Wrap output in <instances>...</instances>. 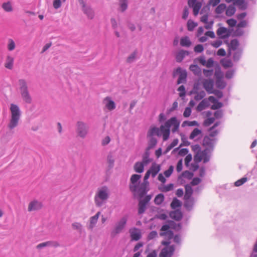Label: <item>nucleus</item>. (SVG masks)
Returning <instances> with one entry per match:
<instances>
[{
  "instance_id": "obj_27",
  "label": "nucleus",
  "mask_w": 257,
  "mask_h": 257,
  "mask_svg": "<svg viewBox=\"0 0 257 257\" xmlns=\"http://www.w3.org/2000/svg\"><path fill=\"white\" fill-rule=\"evenodd\" d=\"M217 35L222 39H224L228 36V31L226 28L224 27L219 28L217 31Z\"/></svg>"
},
{
  "instance_id": "obj_35",
  "label": "nucleus",
  "mask_w": 257,
  "mask_h": 257,
  "mask_svg": "<svg viewBox=\"0 0 257 257\" xmlns=\"http://www.w3.org/2000/svg\"><path fill=\"white\" fill-rule=\"evenodd\" d=\"M216 86L218 88L223 89L226 86L225 82L222 80V76L221 77L217 76L216 80Z\"/></svg>"
},
{
  "instance_id": "obj_51",
  "label": "nucleus",
  "mask_w": 257,
  "mask_h": 257,
  "mask_svg": "<svg viewBox=\"0 0 257 257\" xmlns=\"http://www.w3.org/2000/svg\"><path fill=\"white\" fill-rule=\"evenodd\" d=\"M215 120L214 117H209L206 119L203 122V125L206 126H208L212 124Z\"/></svg>"
},
{
  "instance_id": "obj_24",
  "label": "nucleus",
  "mask_w": 257,
  "mask_h": 257,
  "mask_svg": "<svg viewBox=\"0 0 257 257\" xmlns=\"http://www.w3.org/2000/svg\"><path fill=\"white\" fill-rule=\"evenodd\" d=\"M161 170V166L160 165L156 164V163H153L152 164V166L150 169L148 170L153 177H155L156 175L158 173V172Z\"/></svg>"
},
{
  "instance_id": "obj_10",
  "label": "nucleus",
  "mask_w": 257,
  "mask_h": 257,
  "mask_svg": "<svg viewBox=\"0 0 257 257\" xmlns=\"http://www.w3.org/2000/svg\"><path fill=\"white\" fill-rule=\"evenodd\" d=\"M175 251V247L174 245H170L164 247L161 251L160 257H171Z\"/></svg>"
},
{
  "instance_id": "obj_44",
  "label": "nucleus",
  "mask_w": 257,
  "mask_h": 257,
  "mask_svg": "<svg viewBox=\"0 0 257 257\" xmlns=\"http://www.w3.org/2000/svg\"><path fill=\"white\" fill-rule=\"evenodd\" d=\"M181 202L176 198L173 199L172 202L171 203V207L172 209H175L181 206Z\"/></svg>"
},
{
  "instance_id": "obj_26",
  "label": "nucleus",
  "mask_w": 257,
  "mask_h": 257,
  "mask_svg": "<svg viewBox=\"0 0 257 257\" xmlns=\"http://www.w3.org/2000/svg\"><path fill=\"white\" fill-rule=\"evenodd\" d=\"M100 214V212H97V213L94 215L93 216H92L90 218V223L88 226V228L90 229H92L96 225L98 219L99 218V216Z\"/></svg>"
},
{
  "instance_id": "obj_46",
  "label": "nucleus",
  "mask_w": 257,
  "mask_h": 257,
  "mask_svg": "<svg viewBox=\"0 0 257 257\" xmlns=\"http://www.w3.org/2000/svg\"><path fill=\"white\" fill-rule=\"evenodd\" d=\"M201 133V131L199 129H198V128H195L191 132L189 136V139L192 140L194 139L196 137L200 135Z\"/></svg>"
},
{
  "instance_id": "obj_28",
  "label": "nucleus",
  "mask_w": 257,
  "mask_h": 257,
  "mask_svg": "<svg viewBox=\"0 0 257 257\" xmlns=\"http://www.w3.org/2000/svg\"><path fill=\"white\" fill-rule=\"evenodd\" d=\"M209 106V103L207 99H203L197 105V110L198 111H202Z\"/></svg>"
},
{
  "instance_id": "obj_52",
  "label": "nucleus",
  "mask_w": 257,
  "mask_h": 257,
  "mask_svg": "<svg viewBox=\"0 0 257 257\" xmlns=\"http://www.w3.org/2000/svg\"><path fill=\"white\" fill-rule=\"evenodd\" d=\"M173 170H174V167L173 166H170L169 167V169L167 170H166L164 172V175L166 177H170L171 175V174H172Z\"/></svg>"
},
{
  "instance_id": "obj_58",
  "label": "nucleus",
  "mask_w": 257,
  "mask_h": 257,
  "mask_svg": "<svg viewBox=\"0 0 257 257\" xmlns=\"http://www.w3.org/2000/svg\"><path fill=\"white\" fill-rule=\"evenodd\" d=\"M150 137V141H149V147L150 148H152L156 145L157 140L152 137Z\"/></svg>"
},
{
  "instance_id": "obj_57",
  "label": "nucleus",
  "mask_w": 257,
  "mask_h": 257,
  "mask_svg": "<svg viewBox=\"0 0 257 257\" xmlns=\"http://www.w3.org/2000/svg\"><path fill=\"white\" fill-rule=\"evenodd\" d=\"M194 50L196 53H201L204 50V48L202 45L198 44L195 46Z\"/></svg>"
},
{
  "instance_id": "obj_40",
  "label": "nucleus",
  "mask_w": 257,
  "mask_h": 257,
  "mask_svg": "<svg viewBox=\"0 0 257 257\" xmlns=\"http://www.w3.org/2000/svg\"><path fill=\"white\" fill-rule=\"evenodd\" d=\"M164 200V196L162 194L157 195L154 199V202L156 204H161Z\"/></svg>"
},
{
  "instance_id": "obj_29",
  "label": "nucleus",
  "mask_w": 257,
  "mask_h": 257,
  "mask_svg": "<svg viewBox=\"0 0 257 257\" xmlns=\"http://www.w3.org/2000/svg\"><path fill=\"white\" fill-rule=\"evenodd\" d=\"M145 165L143 164L141 162H138L136 163L134 165V170L135 171L139 173H141L143 172L144 170V166Z\"/></svg>"
},
{
  "instance_id": "obj_42",
  "label": "nucleus",
  "mask_w": 257,
  "mask_h": 257,
  "mask_svg": "<svg viewBox=\"0 0 257 257\" xmlns=\"http://www.w3.org/2000/svg\"><path fill=\"white\" fill-rule=\"evenodd\" d=\"M147 203L145 202H144L143 201L140 200L139 203V210L138 213L139 214H141L143 213L145 210H146V206Z\"/></svg>"
},
{
  "instance_id": "obj_45",
  "label": "nucleus",
  "mask_w": 257,
  "mask_h": 257,
  "mask_svg": "<svg viewBox=\"0 0 257 257\" xmlns=\"http://www.w3.org/2000/svg\"><path fill=\"white\" fill-rule=\"evenodd\" d=\"M226 9V5L224 4L219 5L215 9V13L217 14L222 13Z\"/></svg>"
},
{
  "instance_id": "obj_14",
  "label": "nucleus",
  "mask_w": 257,
  "mask_h": 257,
  "mask_svg": "<svg viewBox=\"0 0 257 257\" xmlns=\"http://www.w3.org/2000/svg\"><path fill=\"white\" fill-rule=\"evenodd\" d=\"M42 207L41 202L37 200H33L30 202L28 205V210L29 212L40 209Z\"/></svg>"
},
{
  "instance_id": "obj_6",
  "label": "nucleus",
  "mask_w": 257,
  "mask_h": 257,
  "mask_svg": "<svg viewBox=\"0 0 257 257\" xmlns=\"http://www.w3.org/2000/svg\"><path fill=\"white\" fill-rule=\"evenodd\" d=\"M127 220V216H123L120 219V220L116 223L113 230L111 232L112 236H114L117 234L119 233L122 231L125 227Z\"/></svg>"
},
{
  "instance_id": "obj_60",
  "label": "nucleus",
  "mask_w": 257,
  "mask_h": 257,
  "mask_svg": "<svg viewBox=\"0 0 257 257\" xmlns=\"http://www.w3.org/2000/svg\"><path fill=\"white\" fill-rule=\"evenodd\" d=\"M178 90L180 92L179 96L180 97H183V96H185V87L183 85H181L178 88Z\"/></svg>"
},
{
  "instance_id": "obj_59",
  "label": "nucleus",
  "mask_w": 257,
  "mask_h": 257,
  "mask_svg": "<svg viewBox=\"0 0 257 257\" xmlns=\"http://www.w3.org/2000/svg\"><path fill=\"white\" fill-rule=\"evenodd\" d=\"M210 94H215L218 98H220L223 96V94L221 91L214 89L212 91V92H211Z\"/></svg>"
},
{
  "instance_id": "obj_41",
  "label": "nucleus",
  "mask_w": 257,
  "mask_h": 257,
  "mask_svg": "<svg viewBox=\"0 0 257 257\" xmlns=\"http://www.w3.org/2000/svg\"><path fill=\"white\" fill-rule=\"evenodd\" d=\"M235 11V8L233 6H229L226 10V15L229 17L232 16L234 14Z\"/></svg>"
},
{
  "instance_id": "obj_63",
  "label": "nucleus",
  "mask_w": 257,
  "mask_h": 257,
  "mask_svg": "<svg viewBox=\"0 0 257 257\" xmlns=\"http://www.w3.org/2000/svg\"><path fill=\"white\" fill-rule=\"evenodd\" d=\"M191 113V109L190 107H186L184 111L183 116L185 117H189Z\"/></svg>"
},
{
  "instance_id": "obj_48",
  "label": "nucleus",
  "mask_w": 257,
  "mask_h": 257,
  "mask_svg": "<svg viewBox=\"0 0 257 257\" xmlns=\"http://www.w3.org/2000/svg\"><path fill=\"white\" fill-rule=\"evenodd\" d=\"M127 0H121L120 2V11L122 12L127 8Z\"/></svg>"
},
{
  "instance_id": "obj_64",
  "label": "nucleus",
  "mask_w": 257,
  "mask_h": 257,
  "mask_svg": "<svg viewBox=\"0 0 257 257\" xmlns=\"http://www.w3.org/2000/svg\"><path fill=\"white\" fill-rule=\"evenodd\" d=\"M182 167H183V165H182V160L181 159L177 163V166H176V170H177V171L178 172H180V171H181L182 170Z\"/></svg>"
},
{
  "instance_id": "obj_16",
  "label": "nucleus",
  "mask_w": 257,
  "mask_h": 257,
  "mask_svg": "<svg viewBox=\"0 0 257 257\" xmlns=\"http://www.w3.org/2000/svg\"><path fill=\"white\" fill-rule=\"evenodd\" d=\"M148 184V182L139 184L137 186V190L135 193H137L140 197L143 196L148 191L147 188Z\"/></svg>"
},
{
  "instance_id": "obj_34",
  "label": "nucleus",
  "mask_w": 257,
  "mask_h": 257,
  "mask_svg": "<svg viewBox=\"0 0 257 257\" xmlns=\"http://www.w3.org/2000/svg\"><path fill=\"white\" fill-rule=\"evenodd\" d=\"M155 135L159 137L160 136V128L152 127L149 130L148 134L149 137H152Z\"/></svg>"
},
{
  "instance_id": "obj_15",
  "label": "nucleus",
  "mask_w": 257,
  "mask_h": 257,
  "mask_svg": "<svg viewBox=\"0 0 257 257\" xmlns=\"http://www.w3.org/2000/svg\"><path fill=\"white\" fill-rule=\"evenodd\" d=\"M228 46V53L230 56L231 54V51H235L238 48L239 43L237 39L232 40L230 43L226 42Z\"/></svg>"
},
{
  "instance_id": "obj_50",
  "label": "nucleus",
  "mask_w": 257,
  "mask_h": 257,
  "mask_svg": "<svg viewBox=\"0 0 257 257\" xmlns=\"http://www.w3.org/2000/svg\"><path fill=\"white\" fill-rule=\"evenodd\" d=\"M222 105L223 104L221 102L217 100L214 103H213V105H211V109L212 110H216L221 108Z\"/></svg>"
},
{
  "instance_id": "obj_19",
  "label": "nucleus",
  "mask_w": 257,
  "mask_h": 257,
  "mask_svg": "<svg viewBox=\"0 0 257 257\" xmlns=\"http://www.w3.org/2000/svg\"><path fill=\"white\" fill-rule=\"evenodd\" d=\"M198 84H195L193 87L194 93L196 94L194 99L196 100H200L203 98L205 96V93L204 91L202 90L200 92H198Z\"/></svg>"
},
{
  "instance_id": "obj_38",
  "label": "nucleus",
  "mask_w": 257,
  "mask_h": 257,
  "mask_svg": "<svg viewBox=\"0 0 257 257\" xmlns=\"http://www.w3.org/2000/svg\"><path fill=\"white\" fill-rule=\"evenodd\" d=\"M207 20H208V15H204L201 18V21L203 23H204L207 24L205 26V28L207 29H209L211 28V27L213 24V22H210L208 24Z\"/></svg>"
},
{
  "instance_id": "obj_1",
  "label": "nucleus",
  "mask_w": 257,
  "mask_h": 257,
  "mask_svg": "<svg viewBox=\"0 0 257 257\" xmlns=\"http://www.w3.org/2000/svg\"><path fill=\"white\" fill-rule=\"evenodd\" d=\"M180 121L176 117H172L167 120L164 124L160 126V136H162L164 141H167L170 136V131L174 133L179 131Z\"/></svg>"
},
{
  "instance_id": "obj_56",
  "label": "nucleus",
  "mask_w": 257,
  "mask_h": 257,
  "mask_svg": "<svg viewBox=\"0 0 257 257\" xmlns=\"http://www.w3.org/2000/svg\"><path fill=\"white\" fill-rule=\"evenodd\" d=\"M158 236V233L156 231H152L148 234V239L152 240L156 238Z\"/></svg>"
},
{
  "instance_id": "obj_13",
  "label": "nucleus",
  "mask_w": 257,
  "mask_h": 257,
  "mask_svg": "<svg viewBox=\"0 0 257 257\" xmlns=\"http://www.w3.org/2000/svg\"><path fill=\"white\" fill-rule=\"evenodd\" d=\"M185 195L184 199L185 200V206H187V203L189 201L190 198L193 194V189L190 184H186L185 186Z\"/></svg>"
},
{
  "instance_id": "obj_55",
  "label": "nucleus",
  "mask_w": 257,
  "mask_h": 257,
  "mask_svg": "<svg viewBox=\"0 0 257 257\" xmlns=\"http://www.w3.org/2000/svg\"><path fill=\"white\" fill-rule=\"evenodd\" d=\"M201 181V180L198 178V177H195V178H194L192 181L190 183V185L191 186H195V185H198Z\"/></svg>"
},
{
  "instance_id": "obj_7",
  "label": "nucleus",
  "mask_w": 257,
  "mask_h": 257,
  "mask_svg": "<svg viewBox=\"0 0 257 257\" xmlns=\"http://www.w3.org/2000/svg\"><path fill=\"white\" fill-rule=\"evenodd\" d=\"M209 160V157L207 154L206 150L199 151V152L197 153L194 157V160L196 163H198L201 161H203V163H205L207 162Z\"/></svg>"
},
{
  "instance_id": "obj_61",
  "label": "nucleus",
  "mask_w": 257,
  "mask_h": 257,
  "mask_svg": "<svg viewBox=\"0 0 257 257\" xmlns=\"http://www.w3.org/2000/svg\"><path fill=\"white\" fill-rule=\"evenodd\" d=\"M192 157L191 154L187 155L184 159L185 164L186 166H189V163L192 160Z\"/></svg>"
},
{
  "instance_id": "obj_37",
  "label": "nucleus",
  "mask_w": 257,
  "mask_h": 257,
  "mask_svg": "<svg viewBox=\"0 0 257 257\" xmlns=\"http://www.w3.org/2000/svg\"><path fill=\"white\" fill-rule=\"evenodd\" d=\"M190 70L196 75H199L201 73L200 68L197 65H191L189 67Z\"/></svg>"
},
{
  "instance_id": "obj_49",
  "label": "nucleus",
  "mask_w": 257,
  "mask_h": 257,
  "mask_svg": "<svg viewBox=\"0 0 257 257\" xmlns=\"http://www.w3.org/2000/svg\"><path fill=\"white\" fill-rule=\"evenodd\" d=\"M197 26V24L192 21L189 20L187 22V29L188 31H192L195 27Z\"/></svg>"
},
{
  "instance_id": "obj_9",
  "label": "nucleus",
  "mask_w": 257,
  "mask_h": 257,
  "mask_svg": "<svg viewBox=\"0 0 257 257\" xmlns=\"http://www.w3.org/2000/svg\"><path fill=\"white\" fill-rule=\"evenodd\" d=\"M88 127L85 123L82 121L77 122V133L79 137L84 138L88 133Z\"/></svg>"
},
{
  "instance_id": "obj_30",
  "label": "nucleus",
  "mask_w": 257,
  "mask_h": 257,
  "mask_svg": "<svg viewBox=\"0 0 257 257\" xmlns=\"http://www.w3.org/2000/svg\"><path fill=\"white\" fill-rule=\"evenodd\" d=\"M220 64L225 68H230L233 66V63L231 60L226 58L221 60Z\"/></svg>"
},
{
  "instance_id": "obj_20",
  "label": "nucleus",
  "mask_w": 257,
  "mask_h": 257,
  "mask_svg": "<svg viewBox=\"0 0 257 257\" xmlns=\"http://www.w3.org/2000/svg\"><path fill=\"white\" fill-rule=\"evenodd\" d=\"M215 140L211 138L209 136H205L203 138L202 145L203 146L211 148L213 146Z\"/></svg>"
},
{
  "instance_id": "obj_32",
  "label": "nucleus",
  "mask_w": 257,
  "mask_h": 257,
  "mask_svg": "<svg viewBox=\"0 0 257 257\" xmlns=\"http://www.w3.org/2000/svg\"><path fill=\"white\" fill-rule=\"evenodd\" d=\"M189 53L187 51L181 50L179 51L176 56V61L177 62H181L183 59L185 55H188Z\"/></svg>"
},
{
  "instance_id": "obj_23",
  "label": "nucleus",
  "mask_w": 257,
  "mask_h": 257,
  "mask_svg": "<svg viewBox=\"0 0 257 257\" xmlns=\"http://www.w3.org/2000/svg\"><path fill=\"white\" fill-rule=\"evenodd\" d=\"M14 58L11 55H7L6 58L4 66L7 69L11 70L13 68Z\"/></svg>"
},
{
  "instance_id": "obj_8",
  "label": "nucleus",
  "mask_w": 257,
  "mask_h": 257,
  "mask_svg": "<svg viewBox=\"0 0 257 257\" xmlns=\"http://www.w3.org/2000/svg\"><path fill=\"white\" fill-rule=\"evenodd\" d=\"M141 178V175L138 174L133 175L130 179V189L131 191L134 193H136L137 190V186L139 184L138 183L140 179Z\"/></svg>"
},
{
  "instance_id": "obj_33",
  "label": "nucleus",
  "mask_w": 257,
  "mask_h": 257,
  "mask_svg": "<svg viewBox=\"0 0 257 257\" xmlns=\"http://www.w3.org/2000/svg\"><path fill=\"white\" fill-rule=\"evenodd\" d=\"M2 7L6 12H11L13 10L12 3L10 2L4 3L2 5Z\"/></svg>"
},
{
  "instance_id": "obj_36",
  "label": "nucleus",
  "mask_w": 257,
  "mask_h": 257,
  "mask_svg": "<svg viewBox=\"0 0 257 257\" xmlns=\"http://www.w3.org/2000/svg\"><path fill=\"white\" fill-rule=\"evenodd\" d=\"M84 13L87 16L88 18L92 19L94 16V13L91 8L90 7H86L83 9Z\"/></svg>"
},
{
  "instance_id": "obj_39",
  "label": "nucleus",
  "mask_w": 257,
  "mask_h": 257,
  "mask_svg": "<svg viewBox=\"0 0 257 257\" xmlns=\"http://www.w3.org/2000/svg\"><path fill=\"white\" fill-rule=\"evenodd\" d=\"M174 185L173 184H169L167 185H163L159 188V189L162 192H168L173 189Z\"/></svg>"
},
{
  "instance_id": "obj_11",
  "label": "nucleus",
  "mask_w": 257,
  "mask_h": 257,
  "mask_svg": "<svg viewBox=\"0 0 257 257\" xmlns=\"http://www.w3.org/2000/svg\"><path fill=\"white\" fill-rule=\"evenodd\" d=\"M188 5L190 7L193 8V14L195 16H197L202 6V4L199 2H197V0H188Z\"/></svg>"
},
{
  "instance_id": "obj_47",
  "label": "nucleus",
  "mask_w": 257,
  "mask_h": 257,
  "mask_svg": "<svg viewBox=\"0 0 257 257\" xmlns=\"http://www.w3.org/2000/svg\"><path fill=\"white\" fill-rule=\"evenodd\" d=\"M150 162L151 160L149 158V153L146 152L143 157V160L141 162H142L145 165H147Z\"/></svg>"
},
{
  "instance_id": "obj_2",
  "label": "nucleus",
  "mask_w": 257,
  "mask_h": 257,
  "mask_svg": "<svg viewBox=\"0 0 257 257\" xmlns=\"http://www.w3.org/2000/svg\"><path fill=\"white\" fill-rule=\"evenodd\" d=\"M10 110L11 118L8 127L10 130H12L18 125L21 116V112L19 106L13 103L11 104Z\"/></svg>"
},
{
  "instance_id": "obj_21",
  "label": "nucleus",
  "mask_w": 257,
  "mask_h": 257,
  "mask_svg": "<svg viewBox=\"0 0 257 257\" xmlns=\"http://www.w3.org/2000/svg\"><path fill=\"white\" fill-rule=\"evenodd\" d=\"M176 72L180 74L179 77L177 80V83L180 84L182 83H184L186 81V79L187 77V73L185 71H182L180 68H178L176 69Z\"/></svg>"
},
{
  "instance_id": "obj_4",
  "label": "nucleus",
  "mask_w": 257,
  "mask_h": 257,
  "mask_svg": "<svg viewBox=\"0 0 257 257\" xmlns=\"http://www.w3.org/2000/svg\"><path fill=\"white\" fill-rule=\"evenodd\" d=\"M109 190L107 187L99 188L95 195L94 201L96 206H101L108 198Z\"/></svg>"
},
{
  "instance_id": "obj_54",
  "label": "nucleus",
  "mask_w": 257,
  "mask_h": 257,
  "mask_svg": "<svg viewBox=\"0 0 257 257\" xmlns=\"http://www.w3.org/2000/svg\"><path fill=\"white\" fill-rule=\"evenodd\" d=\"M247 181V178L245 177L242 178L241 179L236 181L234 185L236 186H239L241 185H242L243 183H244Z\"/></svg>"
},
{
  "instance_id": "obj_31",
  "label": "nucleus",
  "mask_w": 257,
  "mask_h": 257,
  "mask_svg": "<svg viewBox=\"0 0 257 257\" xmlns=\"http://www.w3.org/2000/svg\"><path fill=\"white\" fill-rule=\"evenodd\" d=\"M180 45L183 47H189L191 45V42L188 37L186 36L180 39Z\"/></svg>"
},
{
  "instance_id": "obj_17",
  "label": "nucleus",
  "mask_w": 257,
  "mask_h": 257,
  "mask_svg": "<svg viewBox=\"0 0 257 257\" xmlns=\"http://www.w3.org/2000/svg\"><path fill=\"white\" fill-rule=\"evenodd\" d=\"M131 237L132 240L137 241L141 237V232L139 229L133 228L130 230Z\"/></svg>"
},
{
  "instance_id": "obj_18",
  "label": "nucleus",
  "mask_w": 257,
  "mask_h": 257,
  "mask_svg": "<svg viewBox=\"0 0 257 257\" xmlns=\"http://www.w3.org/2000/svg\"><path fill=\"white\" fill-rule=\"evenodd\" d=\"M103 102L105 103V107L108 110L111 111L115 109V104L109 97H105L103 100Z\"/></svg>"
},
{
  "instance_id": "obj_62",
  "label": "nucleus",
  "mask_w": 257,
  "mask_h": 257,
  "mask_svg": "<svg viewBox=\"0 0 257 257\" xmlns=\"http://www.w3.org/2000/svg\"><path fill=\"white\" fill-rule=\"evenodd\" d=\"M53 6L55 9L59 8L61 6V0H54L53 3Z\"/></svg>"
},
{
  "instance_id": "obj_43",
  "label": "nucleus",
  "mask_w": 257,
  "mask_h": 257,
  "mask_svg": "<svg viewBox=\"0 0 257 257\" xmlns=\"http://www.w3.org/2000/svg\"><path fill=\"white\" fill-rule=\"evenodd\" d=\"M16 48V44L14 41L12 39H9L8 41L7 48L9 51H12Z\"/></svg>"
},
{
  "instance_id": "obj_53",
  "label": "nucleus",
  "mask_w": 257,
  "mask_h": 257,
  "mask_svg": "<svg viewBox=\"0 0 257 257\" xmlns=\"http://www.w3.org/2000/svg\"><path fill=\"white\" fill-rule=\"evenodd\" d=\"M72 228L74 229L78 230L81 231L82 228V225L79 222H74L72 224Z\"/></svg>"
},
{
  "instance_id": "obj_3",
  "label": "nucleus",
  "mask_w": 257,
  "mask_h": 257,
  "mask_svg": "<svg viewBox=\"0 0 257 257\" xmlns=\"http://www.w3.org/2000/svg\"><path fill=\"white\" fill-rule=\"evenodd\" d=\"M168 222L169 224L163 225L161 228L160 235L166 237L168 239H171L173 238L174 233L172 231L170 230V228H171L175 230H179L181 229V225L180 223L176 224L173 221H169Z\"/></svg>"
},
{
  "instance_id": "obj_25",
  "label": "nucleus",
  "mask_w": 257,
  "mask_h": 257,
  "mask_svg": "<svg viewBox=\"0 0 257 257\" xmlns=\"http://www.w3.org/2000/svg\"><path fill=\"white\" fill-rule=\"evenodd\" d=\"M182 212L180 210H176L171 212L170 213V217L176 221L180 220L182 218Z\"/></svg>"
},
{
  "instance_id": "obj_22",
  "label": "nucleus",
  "mask_w": 257,
  "mask_h": 257,
  "mask_svg": "<svg viewBox=\"0 0 257 257\" xmlns=\"http://www.w3.org/2000/svg\"><path fill=\"white\" fill-rule=\"evenodd\" d=\"M59 246V244L57 241H48L44 242L38 244L36 246L37 248L40 249L42 247L46 246H54L58 247Z\"/></svg>"
},
{
  "instance_id": "obj_12",
  "label": "nucleus",
  "mask_w": 257,
  "mask_h": 257,
  "mask_svg": "<svg viewBox=\"0 0 257 257\" xmlns=\"http://www.w3.org/2000/svg\"><path fill=\"white\" fill-rule=\"evenodd\" d=\"M202 85L205 90L209 94L212 92L214 89V81L211 79H205L202 81Z\"/></svg>"
},
{
  "instance_id": "obj_5",
  "label": "nucleus",
  "mask_w": 257,
  "mask_h": 257,
  "mask_svg": "<svg viewBox=\"0 0 257 257\" xmlns=\"http://www.w3.org/2000/svg\"><path fill=\"white\" fill-rule=\"evenodd\" d=\"M19 89L23 100L27 103H31L32 98L29 92L26 81L24 79L19 80Z\"/></svg>"
}]
</instances>
